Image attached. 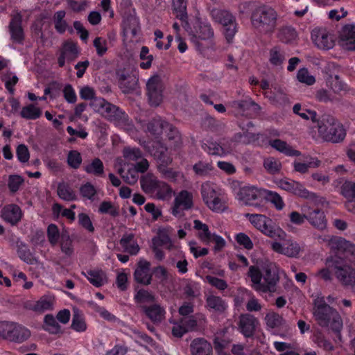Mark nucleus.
Segmentation results:
<instances>
[{
  "instance_id": "f257e3e1",
  "label": "nucleus",
  "mask_w": 355,
  "mask_h": 355,
  "mask_svg": "<svg viewBox=\"0 0 355 355\" xmlns=\"http://www.w3.org/2000/svg\"><path fill=\"white\" fill-rule=\"evenodd\" d=\"M251 287L258 293H271L275 291L279 281L278 269L275 263H268L261 270L256 266H251L248 272Z\"/></svg>"
},
{
  "instance_id": "f03ea898",
  "label": "nucleus",
  "mask_w": 355,
  "mask_h": 355,
  "mask_svg": "<svg viewBox=\"0 0 355 355\" xmlns=\"http://www.w3.org/2000/svg\"><path fill=\"white\" fill-rule=\"evenodd\" d=\"M313 315L317 324L323 328H329L340 332L343 328V320L338 312L328 305L323 297L314 300Z\"/></svg>"
},
{
  "instance_id": "7ed1b4c3",
  "label": "nucleus",
  "mask_w": 355,
  "mask_h": 355,
  "mask_svg": "<svg viewBox=\"0 0 355 355\" xmlns=\"http://www.w3.org/2000/svg\"><path fill=\"white\" fill-rule=\"evenodd\" d=\"M277 13L270 6H262L254 9L251 22L254 28L266 35H272L277 28Z\"/></svg>"
},
{
  "instance_id": "20e7f679",
  "label": "nucleus",
  "mask_w": 355,
  "mask_h": 355,
  "mask_svg": "<svg viewBox=\"0 0 355 355\" xmlns=\"http://www.w3.org/2000/svg\"><path fill=\"white\" fill-rule=\"evenodd\" d=\"M325 265L331 268L336 278L342 285L348 287L355 286V270L345 259L336 254L330 255L326 259Z\"/></svg>"
},
{
  "instance_id": "39448f33",
  "label": "nucleus",
  "mask_w": 355,
  "mask_h": 355,
  "mask_svg": "<svg viewBox=\"0 0 355 355\" xmlns=\"http://www.w3.org/2000/svg\"><path fill=\"white\" fill-rule=\"evenodd\" d=\"M200 194L202 201L210 210L220 213L227 209L225 194L214 182H203L200 187Z\"/></svg>"
},
{
  "instance_id": "423d86ee",
  "label": "nucleus",
  "mask_w": 355,
  "mask_h": 355,
  "mask_svg": "<svg viewBox=\"0 0 355 355\" xmlns=\"http://www.w3.org/2000/svg\"><path fill=\"white\" fill-rule=\"evenodd\" d=\"M140 184L145 193L157 200H169L173 193V190L168 184L159 180L151 173L142 176Z\"/></svg>"
},
{
  "instance_id": "0eeeda50",
  "label": "nucleus",
  "mask_w": 355,
  "mask_h": 355,
  "mask_svg": "<svg viewBox=\"0 0 355 355\" xmlns=\"http://www.w3.org/2000/svg\"><path fill=\"white\" fill-rule=\"evenodd\" d=\"M320 136L325 141L338 143L344 140L346 131L343 125L334 117L324 115L318 123Z\"/></svg>"
},
{
  "instance_id": "6e6552de",
  "label": "nucleus",
  "mask_w": 355,
  "mask_h": 355,
  "mask_svg": "<svg viewBox=\"0 0 355 355\" xmlns=\"http://www.w3.org/2000/svg\"><path fill=\"white\" fill-rule=\"evenodd\" d=\"M245 216L251 224L265 236L273 239L284 240L286 233L279 226L275 225L272 220L262 214H245Z\"/></svg>"
},
{
  "instance_id": "1a4fd4ad",
  "label": "nucleus",
  "mask_w": 355,
  "mask_h": 355,
  "mask_svg": "<svg viewBox=\"0 0 355 355\" xmlns=\"http://www.w3.org/2000/svg\"><path fill=\"white\" fill-rule=\"evenodd\" d=\"M151 153L158 161V171L162 178L172 182H176L179 178L182 177V173L179 171L167 167L172 162V158L169 156L168 148L166 146L157 142L153 146Z\"/></svg>"
},
{
  "instance_id": "9d476101",
  "label": "nucleus",
  "mask_w": 355,
  "mask_h": 355,
  "mask_svg": "<svg viewBox=\"0 0 355 355\" xmlns=\"http://www.w3.org/2000/svg\"><path fill=\"white\" fill-rule=\"evenodd\" d=\"M89 106L94 112L116 124L119 125L125 123L127 121V115L125 112L102 97H99L97 99H94L93 102H90Z\"/></svg>"
},
{
  "instance_id": "9b49d317",
  "label": "nucleus",
  "mask_w": 355,
  "mask_h": 355,
  "mask_svg": "<svg viewBox=\"0 0 355 355\" xmlns=\"http://www.w3.org/2000/svg\"><path fill=\"white\" fill-rule=\"evenodd\" d=\"M315 239L319 243H325L336 254H350L353 257L350 261H355V245L345 239L329 234L315 235Z\"/></svg>"
},
{
  "instance_id": "f8f14e48",
  "label": "nucleus",
  "mask_w": 355,
  "mask_h": 355,
  "mask_svg": "<svg viewBox=\"0 0 355 355\" xmlns=\"http://www.w3.org/2000/svg\"><path fill=\"white\" fill-rule=\"evenodd\" d=\"M31 335V331L22 324L12 322H0V336L10 342L24 343Z\"/></svg>"
},
{
  "instance_id": "ddd939ff",
  "label": "nucleus",
  "mask_w": 355,
  "mask_h": 355,
  "mask_svg": "<svg viewBox=\"0 0 355 355\" xmlns=\"http://www.w3.org/2000/svg\"><path fill=\"white\" fill-rule=\"evenodd\" d=\"M277 186L288 192H290L300 198L308 199L314 204L322 202V198L318 196L316 193L307 190L301 183L293 180L284 178L277 182Z\"/></svg>"
},
{
  "instance_id": "4468645a",
  "label": "nucleus",
  "mask_w": 355,
  "mask_h": 355,
  "mask_svg": "<svg viewBox=\"0 0 355 355\" xmlns=\"http://www.w3.org/2000/svg\"><path fill=\"white\" fill-rule=\"evenodd\" d=\"M194 206L192 192L183 189L174 194V199L171 207V214L176 218H182L186 211Z\"/></svg>"
},
{
  "instance_id": "2eb2a0df",
  "label": "nucleus",
  "mask_w": 355,
  "mask_h": 355,
  "mask_svg": "<svg viewBox=\"0 0 355 355\" xmlns=\"http://www.w3.org/2000/svg\"><path fill=\"white\" fill-rule=\"evenodd\" d=\"M164 88L162 78L158 74H154L147 80V96L151 105L158 106L162 102Z\"/></svg>"
},
{
  "instance_id": "dca6fc26",
  "label": "nucleus",
  "mask_w": 355,
  "mask_h": 355,
  "mask_svg": "<svg viewBox=\"0 0 355 355\" xmlns=\"http://www.w3.org/2000/svg\"><path fill=\"white\" fill-rule=\"evenodd\" d=\"M286 239V237L284 238ZM284 243L273 241L271 243V249L279 254L290 258L299 257L302 251L300 245L295 240L289 239H284Z\"/></svg>"
},
{
  "instance_id": "f3484780",
  "label": "nucleus",
  "mask_w": 355,
  "mask_h": 355,
  "mask_svg": "<svg viewBox=\"0 0 355 355\" xmlns=\"http://www.w3.org/2000/svg\"><path fill=\"white\" fill-rule=\"evenodd\" d=\"M302 211L306 213V220L313 227L319 230L326 229L327 220L322 210L306 204L302 206Z\"/></svg>"
},
{
  "instance_id": "a211bd4d",
  "label": "nucleus",
  "mask_w": 355,
  "mask_h": 355,
  "mask_svg": "<svg viewBox=\"0 0 355 355\" xmlns=\"http://www.w3.org/2000/svg\"><path fill=\"white\" fill-rule=\"evenodd\" d=\"M313 44L320 49L329 50L334 46V38L331 33L324 27H316L311 31Z\"/></svg>"
},
{
  "instance_id": "6ab92c4d",
  "label": "nucleus",
  "mask_w": 355,
  "mask_h": 355,
  "mask_svg": "<svg viewBox=\"0 0 355 355\" xmlns=\"http://www.w3.org/2000/svg\"><path fill=\"white\" fill-rule=\"evenodd\" d=\"M266 189H259L254 186L248 185L241 187L236 195V198L245 205L257 206L254 201L263 198Z\"/></svg>"
},
{
  "instance_id": "aec40b11",
  "label": "nucleus",
  "mask_w": 355,
  "mask_h": 355,
  "mask_svg": "<svg viewBox=\"0 0 355 355\" xmlns=\"http://www.w3.org/2000/svg\"><path fill=\"white\" fill-rule=\"evenodd\" d=\"M214 31L211 25L207 21L197 20L195 26V32L191 36V40L198 47L202 45V41L211 39Z\"/></svg>"
},
{
  "instance_id": "412c9836",
  "label": "nucleus",
  "mask_w": 355,
  "mask_h": 355,
  "mask_svg": "<svg viewBox=\"0 0 355 355\" xmlns=\"http://www.w3.org/2000/svg\"><path fill=\"white\" fill-rule=\"evenodd\" d=\"M55 299L51 295H44L37 300H30L25 303V307L37 313H43L45 311L53 309Z\"/></svg>"
},
{
  "instance_id": "4be33fe9",
  "label": "nucleus",
  "mask_w": 355,
  "mask_h": 355,
  "mask_svg": "<svg viewBox=\"0 0 355 355\" xmlns=\"http://www.w3.org/2000/svg\"><path fill=\"white\" fill-rule=\"evenodd\" d=\"M339 45L345 50L355 51V25L347 24L340 31Z\"/></svg>"
},
{
  "instance_id": "5701e85b",
  "label": "nucleus",
  "mask_w": 355,
  "mask_h": 355,
  "mask_svg": "<svg viewBox=\"0 0 355 355\" xmlns=\"http://www.w3.org/2000/svg\"><path fill=\"white\" fill-rule=\"evenodd\" d=\"M23 212L21 208L15 204H9L1 209L0 216L6 223L11 225H17L21 219Z\"/></svg>"
},
{
  "instance_id": "b1692460",
  "label": "nucleus",
  "mask_w": 355,
  "mask_h": 355,
  "mask_svg": "<svg viewBox=\"0 0 355 355\" xmlns=\"http://www.w3.org/2000/svg\"><path fill=\"white\" fill-rule=\"evenodd\" d=\"M79 54L77 44L72 41H67L63 43L60 49V53L58 58V64L63 67L67 62L75 60Z\"/></svg>"
},
{
  "instance_id": "393cba45",
  "label": "nucleus",
  "mask_w": 355,
  "mask_h": 355,
  "mask_svg": "<svg viewBox=\"0 0 355 355\" xmlns=\"http://www.w3.org/2000/svg\"><path fill=\"white\" fill-rule=\"evenodd\" d=\"M119 165L118 173L124 182L129 184H135L138 180L139 176L133 164L121 160L119 162Z\"/></svg>"
},
{
  "instance_id": "a878e982",
  "label": "nucleus",
  "mask_w": 355,
  "mask_h": 355,
  "mask_svg": "<svg viewBox=\"0 0 355 355\" xmlns=\"http://www.w3.org/2000/svg\"><path fill=\"white\" fill-rule=\"evenodd\" d=\"M21 15L19 12H16L12 15L11 21L9 24V31L11 35V39L13 42L17 43H22L24 35L21 27Z\"/></svg>"
},
{
  "instance_id": "bb28decb",
  "label": "nucleus",
  "mask_w": 355,
  "mask_h": 355,
  "mask_svg": "<svg viewBox=\"0 0 355 355\" xmlns=\"http://www.w3.org/2000/svg\"><path fill=\"white\" fill-rule=\"evenodd\" d=\"M259 322L256 318L250 314L241 315L239 319V328L245 337H250L253 335Z\"/></svg>"
},
{
  "instance_id": "cd10ccee",
  "label": "nucleus",
  "mask_w": 355,
  "mask_h": 355,
  "mask_svg": "<svg viewBox=\"0 0 355 355\" xmlns=\"http://www.w3.org/2000/svg\"><path fill=\"white\" fill-rule=\"evenodd\" d=\"M150 264L146 260H140L135 271V280L142 284L148 285L150 284L152 275L150 270Z\"/></svg>"
},
{
  "instance_id": "c85d7f7f",
  "label": "nucleus",
  "mask_w": 355,
  "mask_h": 355,
  "mask_svg": "<svg viewBox=\"0 0 355 355\" xmlns=\"http://www.w3.org/2000/svg\"><path fill=\"white\" fill-rule=\"evenodd\" d=\"M119 86L125 93H128L136 88L138 78L137 72L134 71L132 75H130L125 71H119L118 73Z\"/></svg>"
},
{
  "instance_id": "c756f323",
  "label": "nucleus",
  "mask_w": 355,
  "mask_h": 355,
  "mask_svg": "<svg viewBox=\"0 0 355 355\" xmlns=\"http://www.w3.org/2000/svg\"><path fill=\"white\" fill-rule=\"evenodd\" d=\"M163 130H169L174 134V137L172 138L177 140L179 139L178 130L166 121H163L158 119H154L148 124V130L153 134H161L163 132Z\"/></svg>"
},
{
  "instance_id": "7c9ffc66",
  "label": "nucleus",
  "mask_w": 355,
  "mask_h": 355,
  "mask_svg": "<svg viewBox=\"0 0 355 355\" xmlns=\"http://www.w3.org/2000/svg\"><path fill=\"white\" fill-rule=\"evenodd\" d=\"M143 310L146 316L154 323H160L165 318V309L159 304L154 303L149 306H144Z\"/></svg>"
},
{
  "instance_id": "2f4dec72",
  "label": "nucleus",
  "mask_w": 355,
  "mask_h": 355,
  "mask_svg": "<svg viewBox=\"0 0 355 355\" xmlns=\"http://www.w3.org/2000/svg\"><path fill=\"white\" fill-rule=\"evenodd\" d=\"M206 307L209 311L222 314L227 310L228 305L220 297L210 295L206 298Z\"/></svg>"
},
{
  "instance_id": "473e14b6",
  "label": "nucleus",
  "mask_w": 355,
  "mask_h": 355,
  "mask_svg": "<svg viewBox=\"0 0 355 355\" xmlns=\"http://www.w3.org/2000/svg\"><path fill=\"white\" fill-rule=\"evenodd\" d=\"M342 194L347 200V209L355 212V182L347 181L342 186Z\"/></svg>"
},
{
  "instance_id": "72a5a7b5",
  "label": "nucleus",
  "mask_w": 355,
  "mask_h": 355,
  "mask_svg": "<svg viewBox=\"0 0 355 355\" xmlns=\"http://www.w3.org/2000/svg\"><path fill=\"white\" fill-rule=\"evenodd\" d=\"M212 19L221 24L223 26H227L231 22L235 21V17L227 10L214 8L210 12Z\"/></svg>"
},
{
  "instance_id": "f704fd0d",
  "label": "nucleus",
  "mask_w": 355,
  "mask_h": 355,
  "mask_svg": "<svg viewBox=\"0 0 355 355\" xmlns=\"http://www.w3.org/2000/svg\"><path fill=\"white\" fill-rule=\"evenodd\" d=\"M202 148L210 155L220 157L226 156L232 152V148L231 147L225 148L223 146H220V145L217 142L211 140H208L204 143Z\"/></svg>"
},
{
  "instance_id": "c9c22d12",
  "label": "nucleus",
  "mask_w": 355,
  "mask_h": 355,
  "mask_svg": "<svg viewBox=\"0 0 355 355\" xmlns=\"http://www.w3.org/2000/svg\"><path fill=\"white\" fill-rule=\"evenodd\" d=\"M326 84L335 94L348 92L349 91V87L338 75L329 76L327 78Z\"/></svg>"
},
{
  "instance_id": "e433bc0d",
  "label": "nucleus",
  "mask_w": 355,
  "mask_h": 355,
  "mask_svg": "<svg viewBox=\"0 0 355 355\" xmlns=\"http://www.w3.org/2000/svg\"><path fill=\"white\" fill-rule=\"evenodd\" d=\"M211 351L210 343L203 338L194 339L191 344L192 355H211Z\"/></svg>"
},
{
  "instance_id": "4c0bfd02",
  "label": "nucleus",
  "mask_w": 355,
  "mask_h": 355,
  "mask_svg": "<svg viewBox=\"0 0 355 355\" xmlns=\"http://www.w3.org/2000/svg\"><path fill=\"white\" fill-rule=\"evenodd\" d=\"M269 144L271 147L275 148L276 150L287 155V156H298L300 155V153L293 149L289 144H288L286 141H282L281 139H273L269 141Z\"/></svg>"
},
{
  "instance_id": "58836bf2",
  "label": "nucleus",
  "mask_w": 355,
  "mask_h": 355,
  "mask_svg": "<svg viewBox=\"0 0 355 355\" xmlns=\"http://www.w3.org/2000/svg\"><path fill=\"white\" fill-rule=\"evenodd\" d=\"M83 274L87 277L89 282L96 287H100L107 282L105 273L102 270H88Z\"/></svg>"
},
{
  "instance_id": "ea45409f",
  "label": "nucleus",
  "mask_w": 355,
  "mask_h": 355,
  "mask_svg": "<svg viewBox=\"0 0 355 355\" xmlns=\"http://www.w3.org/2000/svg\"><path fill=\"white\" fill-rule=\"evenodd\" d=\"M120 243L124 248L125 251L131 254H136L139 250V245L135 240V237L132 234H124L120 241Z\"/></svg>"
},
{
  "instance_id": "a19ab883",
  "label": "nucleus",
  "mask_w": 355,
  "mask_h": 355,
  "mask_svg": "<svg viewBox=\"0 0 355 355\" xmlns=\"http://www.w3.org/2000/svg\"><path fill=\"white\" fill-rule=\"evenodd\" d=\"M297 32L291 26H282L278 29L277 37L284 43H291L297 38Z\"/></svg>"
},
{
  "instance_id": "79ce46f5",
  "label": "nucleus",
  "mask_w": 355,
  "mask_h": 355,
  "mask_svg": "<svg viewBox=\"0 0 355 355\" xmlns=\"http://www.w3.org/2000/svg\"><path fill=\"white\" fill-rule=\"evenodd\" d=\"M42 115V110L34 104H29L22 107L20 116L26 120H35Z\"/></svg>"
},
{
  "instance_id": "37998d69",
  "label": "nucleus",
  "mask_w": 355,
  "mask_h": 355,
  "mask_svg": "<svg viewBox=\"0 0 355 355\" xmlns=\"http://www.w3.org/2000/svg\"><path fill=\"white\" fill-rule=\"evenodd\" d=\"M193 223L194 228L199 231L198 236L200 239L206 244L211 242L213 234L209 232L208 226L199 220H195Z\"/></svg>"
},
{
  "instance_id": "c03bdc74",
  "label": "nucleus",
  "mask_w": 355,
  "mask_h": 355,
  "mask_svg": "<svg viewBox=\"0 0 355 355\" xmlns=\"http://www.w3.org/2000/svg\"><path fill=\"white\" fill-rule=\"evenodd\" d=\"M320 161L317 158L310 157L306 162H294L293 166L296 171L305 173L309 168H317L320 166Z\"/></svg>"
},
{
  "instance_id": "a18cd8bd",
  "label": "nucleus",
  "mask_w": 355,
  "mask_h": 355,
  "mask_svg": "<svg viewBox=\"0 0 355 355\" xmlns=\"http://www.w3.org/2000/svg\"><path fill=\"white\" fill-rule=\"evenodd\" d=\"M44 329L50 334H57L61 332V327L53 315H46L44 320Z\"/></svg>"
},
{
  "instance_id": "49530a36",
  "label": "nucleus",
  "mask_w": 355,
  "mask_h": 355,
  "mask_svg": "<svg viewBox=\"0 0 355 355\" xmlns=\"http://www.w3.org/2000/svg\"><path fill=\"white\" fill-rule=\"evenodd\" d=\"M187 331L193 330L198 324V322H205L206 318L204 315L198 313L189 318L181 319Z\"/></svg>"
},
{
  "instance_id": "de8ad7c7",
  "label": "nucleus",
  "mask_w": 355,
  "mask_h": 355,
  "mask_svg": "<svg viewBox=\"0 0 355 355\" xmlns=\"http://www.w3.org/2000/svg\"><path fill=\"white\" fill-rule=\"evenodd\" d=\"M263 198L271 202L277 210H282L285 206L282 198L276 192L266 189Z\"/></svg>"
},
{
  "instance_id": "09e8293b",
  "label": "nucleus",
  "mask_w": 355,
  "mask_h": 355,
  "mask_svg": "<svg viewBox=\"0 0 355 355\" xmlns=\"http://www.w3.org/2000/svg\"><path fill=\"white\" fill-rule=\"evenodd\" d=\"M85 171L87 173L100 176L104 172V166L100 159L95 158L91 162V163L85 166Z\"/></svg>"
},
{
  "instance_id": "8fccbe9b",
  "label": "nucleus",
  "mask_w": 355,
  "mask_h": 355,
  "mask_svg": "<svg viewBox=\"0 0 355 355\" xmlns=\"http://www.w3.org/2000/svg\"><path fill=\"white\" fill-rule=\"evenodd\" d=\"M285 60L284 52L278 46H275L270 50L269 62L274 66H280Z\"/></svg>"
},
{
  "instance_id": "3c124183",
  "label": "nucleus",
  "mask_w": 355,
  "mask_h": 355,
  "mask_svg": "<svg viewBox=\"0 0 355 355\" xmlns=\"http://www.w3.org/2000/svg\"><path fill=\"white\" fill-rule=\"evenodd\" d=\"M263 166L269 173L275 174L280 172L282 166L279 159L270 157L264 159Z\"/></svg>"
},
{
  "instance_id": "603ef678",
  "label": "nucleus",
  "mask_w": 355,
  "mask_h": 355,
  "mask_svg": "<svg viewBox=\"0 0 355 355\" xmlns=\"http://www.w3.org/2000/svg\"><path fill=\"white\" fill-rule=\"evenodd\" d=\"M123 155L125 162H137L142 158V153L136 148L126 147L123 150ZM125 162V161H123Z\"/></svg>"
},
{
  "instance_id": "864d4df0",
  "label": "nucleus",
  "mask_w": 355,
  "mask_h": 355,
  "mask_svg": "<svg viewBox=\"0 0 355 355\" xmlns=\"http://www.w3.org/2000/svg\"><path fill=\"white\" fill-rule=\"evenodd\" d=\"M265 321L268 327L270 328L278 327L283 324V318L277 313L270 312L265 317Z\"/></svg>"
},
{
  "instance_id": "5fc2aeb1",
  "label": "nucleus",
  "mask_w": 355,
  "mask_h": 355,
  "mask_svg": "<svg viewBox=\"0 0 355 355\" xmlns=\"http://www.w3.org/2000/svg\"><path fill=\"white\" fill-rule=\"evenodd\" d=\"M260 137L259 134L252 133L249 132L236 134L234 139L235 141L241 142L243 144L254 143L258 140Z\"/></svg>"
},
{
  "instance_id": "6e6d98bb",
  "label": "nucleus",
  "mask_w": 355,
  "mask_h": 355,
  "mask_svg": "<svg viewBox=\"0 0 355 355\" xmlns=\"http://www.w3.org/2000/svg\"><path fill=\"white\" fill-rule=\"evenodd\" d=\"M293 112L298 114L300 117L306 120L315 121L316 119V112L315 111L302 108L300 104H295L293 106Z\"/></svg>"
},
{
  "instance_id": "4d7b16f0",
  "label": "nucleus",
  "mask_w": 355,
  "mask_h": 355,
  "mask_svg": "<svg viewBox=\"0 0 355 355\" xmlns=\"http://www.w3.org/2000/svg\"><path fill=\"white\" fill-rule=\"evenodd\" d=\"M93 45L96 49V54L100 57L104 55L108 50L107 42L102 37H96L93 40Z\"/></svg>"
},
{
  "instance_id": "13d9d810",
  "label": "nucleus",
  "mask_w": 355,
  "mask_h": 355,
  "mask_svg": "<svg viewBox=\"0 0 355 355\" xmlns=\"http://www.w3.org/2000/svg\"><path fill=\"white\" fill-rule=\"evenodd\" d=\"M140 59L143 61L139 66L141 69H147L151 67L153 56L149 54V49L146 46H143L139 54Z\"/></svg>"
},
{
  "instance_id": "bf43d9fd",
  "label": "nucleus",
  "mask_w": 355,
  "mask_h": 355,
  "mask_svg": "<svg viewBox=\"0 0 355 355\" xmlns=\"http://www.w3.org/2000/svg\"><path fill=\"white\" fill-rule=\"evenodd\" d=\"M297 80L302 83L307 85H312L315 82V78L313 76L311 75L309 71L306 68L300 69L297 73Z\"/></svg>"
},
{
  "instance_id": "052dcab7",
  "label": "nucleus",
  "mask_w": 355,
  "mask_h": 355,
  "mask_svg": "<svg viewBox=\"0 0 355 355\" xmlns=\"http://www.w3.org/2000/svg\"><path fill=\"white\" fill-rule=\"evenodd\" d=\"M193 169L197 175H205L213 170V166L210 162L200 161L193 165Z\"/></svg>"
},
{
  "instance_id": "680f3d73",
  "label": "nucleus",
  "mask_w": 355,
  "mask_h": 355,
  "mask_svg": "<svg viewBox=\"0 0 355 355\" xmlns=\"http://www.w3.org/2000/svg\"><path fill=\"white\" fill-rule=\"evenodd\" d=\"M79 94L81 99L90 101V102H93L94 99L99 98L96 96V94L95 89L88 85L82 87L80 89Z\"/></svg>"
},
{
  "instance_id": "e2e57ef3",
  "label": "nucleus",
  "mask_w": 355,
  "mask_h": 355,
  "mask_svg": "<svg viewBox=\"0 0 355 355\" xmlns=\"http://www.w3.org/2000/svg\"><path fill=\"white\" fill-rule=\"evenodd\" d=\"M67 163L69 166L73 168L77 169L82 163V157L77 150L69 151L67 156Z\"/></svg>"
},
{
  "instance_id": "0e129e2a",
  "label": "nucleus",
  "mask_w": 355,
  "mask_h": 355,
  "mask_svg": "<svg viewBox=\"0 0 355 355\" xmlns=\"http://www.w3.org/2000/svg\"><path fill=\"white\" fill-rule=\"evenodd\" d=\"M205 280L211 286L221 291H225L228 286L227 283L225 280L212 275H207Z\"/></svg>"
},
{
  "instance_id": "69168bd1",
  "label": "nucleus",
  "mask_w": 355,
  "mask_h": 355,
  "mask_svg": "<svg viewBox=\"0 0 355 355\" xmlns=\"http://www.w3.org/2000/svg\"><path fill=\"white\" fill-rule=\"evenodd\" d=\"M24 183V178L18 175H10L8 178V188L12 193H15L19 189L21 185Z\"/></svg>"
},
{
  "instance_id": "338daca9",
  "label": "nucleus",
  "mask_w": 355,
  "mask_h": 355,
  "mask_svg": "<svg viewBox=\"0 0 355 355\" xmlns=\"http://www.w3.org/2000/svg\"><path fill=\"white\" fill-rule=\"evenodd\" d=\"M17 253L20 259L28 263L33 262V255L25 244L20 243V244L18 245Z\"/></svg>"
},
{
  "instance_id": "774afa93",
  "label": "nucleus",
  "mask_w": 355,
  "mask_h": 355,
  "mask_svg": "<svg viewBox=\"0 0 355 355\" xmlns=\"http://www.w3.org/2000/svg\"><path fill=\"white\" fill-rule=\"evenodd\" d=\"M230 342L227 340L216 337L214 340V347L218 355H229L225 352L229 346Z\"/></svg>"
}]
</instances>
